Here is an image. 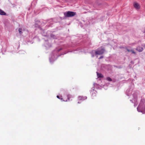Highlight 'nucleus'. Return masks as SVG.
<instances>
[{
    "label": "nucleus",
    "instance_id": "f257e3e1",
    "mask_svg": "<svg viewBox=\"0 0 145 145\" xmlns=\"http://www.w3.org/2000/svg\"><path fill=\"white\" fill-rule=\"evenodd\" d=\"M144 102V100H141L137 108L138 112H141L143 114L145 113V104Z\"/></svg>",
    "mask_w": 145,
    "mask_h": 145
},
{
    "label": "nucleus",
    "instance_id": "f03ea898",
    "mask_svg": "<svg viewBox=\"0 0 145 145\" xmlns=\"http://www.w3.org/2000/svg\"><path fill=\"white\" fill-rule=\"evenodd\" d=\"M61 50V48L57 50V51L55 50L52 53L51 57L49 58L50 61L51 63H52L53 62L55 61L58 57V56L57 54H55V52H58Z\"/></svg>",
    "mask_w": 145,
    "mask_h": 145
},
{
    "label": "nucleus",
    "instance_id": "7ed1b4c3",
    "mask_svg": "<svg viewBox=\"0 0 145 145\" xmlns=\"http://www.w3.org/2000/svg\"><path fill=\"white\" fill-rule=\"evenodd\" d=\"M76 14L75 12L68 11L67 12H65L64 13V15L66 17H71L74 16Z\"/></svg>",
    "mask_w": 145,
    "mask_h": 145
},
{
    "label": "nucleus",
    "instance_id": "20e7f679",
    "mask_svg": "<svg viewBox=\"0 0 145 145\" xmlns=\"http://www.w3.org/2000/svg\"><path fill=\"white\" fill-rule=\"evenodd\" d=\"M105 51L104 48H99L95 51V54L96 55H101L104 53Z\"/></svg>",
    "mask_w": 145,
    "mask_h": 145
},
{
    "label": "nucleus",
    "instance_id": "39448f33",
    "mask_svg": "<svg viewBox=\"0 0 145 145\" xmlns=\"http://www.w3.org/2000/svg\"><path fill=\"white\" fill-rule=\"evenodd\" d=\"M134 7L137 9H139L140 8V6L137 3H134L133 5Z\"/></svg>",
    "mask_w": 145,
    "mask_h": 145
},
{
    "label": "nucleus",
    "instance_id": "423d86ee",
    "mask_svg": "<svg viewBox=\"0 0 145 145\" xmlns=\"http://www.w3.org/2000/svg\"><path fill=\"white\" fill-rule=\"evenodd\" d=\"M78 98L79 100H84L86 99H87V97L86 96L84 97L83 96H79Z\"/></svg>",
    "mask_w": 145,
    "mask_h": 145
},
{
    "label": "nucleus",
    "instance_id": "0eeeda50",
    "mask_svg": "<svg viewBox=\"0 0 145 145\" xmlns=\"http://www.w3.org/2000/svg\"><path fill=\"white\" fill-rule=\"evenodd\" d=\"M136 50L139 52H141L143 50V48L140 46H138L136 48Z\"/></svg>",
    "mask_w": 145,
    "mask_h": 145
},
{
    "label": "nucleus",
    "instance_id": "6e6552de",
    "mask_svg": "<svg viewBox=\"0 0 145 145\" xmlns=\"http://www.w3.org/2000/svg\"><path fill=\"white\" fill-rule=\"evenodd\" d=\"M97 76L98 78H103L104 77L103 75L101 73H99L98 72H96Z\"/></svg>",
    "mask_w": 145,
    "mask_h": 145
},
{
    "label": "nucleus",
    "instance_id": "1a4fd4ad",
    "mask_svg": "<svg viewBox=\"0 0 145 145\" xmlns=\"http://www.w3.org/2000/svg\"><path fill=\"white\" fill-rule=\"evenodd\" d=\"M6 14V13L2 10L0 9V14L1 15H5Z\"/></svg>",
    "mask_w": 145,
    "mask_h": 145
},
{
    "label": "nucleus",
    "instance_id": "9d476101",
    "mask_svg": "<svg viewBox=\"0 0 145 145\" xmlns=\"http://www.w3.org/2000/svg\"><path fill=\"white\" fill-rule=\"evenodd\" d=\"M18 31L19 33L20 34H22V29L21 28H19L18 29Z\"/></svg>",
    "mask_w": 145,
    "mask_h": 145
},
{
    "label": "nucleus",
    "instance_id": "9b49d317",
    "mask_svg": "<svg viewBox=\"0 0 145 145\" xmlns=\"http://www.w3.org/2000/svg\"><path fill=\"white\" fill-rule=\"evenodd\" d=\"M129 90H127L126 91L127 95L128 96H129L130 95V94L131 93H129Z\"/></svg>",
    "mask_w": 145,
    "mask_h": 145
},
{
    "label": "nucleus",
    "instance_id": "f8f14e48",
    "mask_svg": "<svg viewBox=\"0 0 145 145\" xmlns=\"http://www.w3.org/2000/svg\"><path fill=\"white\" fill-rule=\"evenodd\" d=\"M106 80L108 81H112V79L109 77H107L106 78Z\"/></svg>",
    "mask_w": 145,
    "mask_h": 145
},
{
    "label": "nucleus",
    "instance_id": "ddd939ff",
    "mask_svg": "<svg viewBox=\"0 0 145 145\" xmlns=\"http://www.w3.org/2000/svg\"><path fill=\"white\" fill-rule=\"evenodd\" d=\"M51 37L53 39H56V36L53 34H51L50 35Z\"/></svg>",
    "mask_w": 145,
    "mask_h": 145
},
{
    "label": "nucleus",
    "instance_id": "4468645a",
    "mask_svg": "<svg viewBox=\"0 0 145 145\" xmlns=\"http://www.w3.org/2000/svg\"><path fill=\"white\" fill-rule=\"evenodd\" d=\"M71 97H72V96H71V95H67V98H68V99L69 100V98Z\"/></svg>",
    "mask_w": 145,
    "mask_h": 145
},
{
    "label": "nucleus",
    "instance_id": "2eb2a0df",
    "mask_svg": "<svg viewBox=\"0 0 145 145\" xmlns=\"http://www.w3.org/2000/svg\"><path fill=\"white\" fill-rule=\"evenodd\" d=\"M133 97L134 99H136V98H137V95H134V94H133Z\"/></svg>",
    "mask_w": 145,
    "mask_h": 145
},
{
    "label": "nucleus",
    "instance_id": "dca6fc26",
    "mask_svg": "<svg viewBox=\"0 0 145 145\" xmlns=\"http://www.w3.org/2000/svg\"><path fill=\"white\" fill-rule=\"evenodd\" d=\"M132 53L133 54H135V52L132 50H131Z\"/></svg>",
    "mask_w": 145,
    "mask_h": 145
},
{
    "label": "nucleus",
    "instance_id": "f3484780",
    "mask_svg": "<svg viewBox=\"0 0 145 145\" xmlns=\"http://www.w3.org/2000/svg\"><path fill=\"white\" fill-rule=\"evenodd\" d=\"M96 95V93H95V92H94L93 93H92V95H94L95 96Z\"/></svg>",
    "mask_w": 145,
    "mask_h": 145
},
{
    "label": "nucleus",
    "instance_id": "a211bd4d",
    "mask_svg": "<svg viewBox=\"0 0 145 145\" xmlns=\"http://www.w3.org/2000/svg\"><path fill=\"white\" fill-rule=\"evenodd\" d=\"M103 56H101L99 58V59H101L103 58Z\"/></svg>",
    "mask_w": 145,
    "mask_h": 145
},
{
    "label": "nucleus",
    "instance_id": "6ab92c4d",
    "mask_svg": "<svg viewBox=\"0 0 145 145\" xmlns=\"http://www.w3.org/2000/svg\"><path fill=\"white\" fill-rule=\"evenodd\" d=\"M127 50L128 52H131V50H130L127 48Z\"/></svg>",
    "mask_w": 145,
    "mask_h": 145
},
{
    "label": "nucleus",
    "instance_id": "aec40b11",
    "mask_svg": "<svg viewBox=\"0 0 145 145\" xmlns=\"http://www.w3.org/2000/svg\"><path fill=\"white\" fill-rule=\"evenodd\" d=\"M52 19H50V20H48V22L49 23H50V22L51 21H52Z\"/></svg>",
    "mask_w": 145,
    "mask_h": 145
},
{
    "label": "nucleus",
    "instance_id": "412c9836",
    "mask_svg": "<svg viewBox=\"0 0 145 145\" xmlns=\"http://www.w3.org/2000/svg\"><path fill=\"white\" fill-rule=\"evenodd\" d=\"M24 52L23 51V50H22V51H20L19 52V53L20 54H21L22 53H21V52Z\"/></svg>",
    "mask_w": 145,
    "mask_h": 145
},
{
    "label": "nucleus",
    "instance_id": "4be33fe9",
    "mask_svg": "<svg viewBox=\"0 0 145 145\" xmlns=\"http://www.w3.org/2000/svg\"><path fill=\"white\" fill-rule=\"evenodd\" d=\"M57 98H58L59 99H60L59 97V96L57 95Z\"/></svg>",
    "mask_w": 145,
    "mask_h": 145
},
{
    "label": "nucleus",
    "instance_id": "5701e85b",
    "mask_svg": "<svg viewBox=\"0 0 145 145\" xmlns=\"http://www.w3.org/2000/svg\"><path fill=\"white\" fill-rule=\"evenodd\" d=\"M92 89L93 90V91L94 90V88H92Z\"/></svg>",
    "mask_w": 145,
    "mask_h": 145
},
{
    "label": "nucleus",
    "instance_id": "b1692460",
    "mask_svg": "<svg viewBox=\"0 0 145 145\" xmlns=\"http://www.w3.org/2000/svg\"><path fill=\"white\" fill-rule=\"evenodd\" d=\"M130 101H131V102L133 103V101L132 100H131Z\"/></svg>",
    "mask_w": 145,
    "mask_h": 145
},
{
    "label": "nucleus",
    "instance_id": "393cba45",
    "mask_svg": "<svg viewBox=\"0 0 145 145\" xmlns=\"http://www.w3.org/2000/svg\"><path fill=\"white\" fill-rule=\"evenodd\" d=\"M94 56V55H92V57H93Z\"/></svg>",
    "mask_w": 145,
    "mask_h": 145
},
{
    "label": "nucleus",
    "instance_id": "a878e982",
    "mask_svg": "<svg viewBox=\"0 0 145 145\" xmlns=\"http://www.w3.org/2000/svg\"><path fill=\"white\" fill-rule=\"evenodd\" d=\"M49 46V47H51V45H49V46Z\"/></svg>",
    "mask_w": 145,
    "mask_h": 145
},
{
    "label": "nucleus",
    "instance_id": "bb28decb",
    "mask_svg": "<svg viewBox=\"0 0 145 145\" xmlns=\"http://www.w3.org/2000/svg\"><path fill=\"white\" fill-rule=\"evenodd\" d=\"M46 47H47L48 46L47 45H46Z\"/></svg>",
    "mask_w": 145,
    "mask_h": 145
},
{
    "label": "nucleus",
    "instance_id": "cd10ccee",
    "mask_svg": "<svg viewBox=\"0 0 145 145\" xmlns=\"http://www.w3.org/2000/svg\"><path fill=\"white\" fill-rule=\"evenodd\" d=\"M78 103H80V102H78Z\"/></svg>",
    "mask_w": 145,
    "mask_h": 145
},
{
    "label": "nucleus",
    "instance_id": "c85d7f7f",
    "mask_svg": "<svg viewBox=\"0 0 145 145\" xmlns=\"http://www.w3.org/2000/svg\"><path fill=\"white\" fill-rule=\"evenodd\" d=\"M66 53H64L63 54H65Z\"/></svg>",
    "mask_w": 145,
    "mask_h": 145
},
{
    "label": "nucleus",
    "instance_id": "c756f323",
    "mask_svg": "<svg viewBox=\"0 0 145 145\" xmlns=\"http://www.w3.org/2000/svg\"><path fill=\"white\" fill-rule=\"evenodd\" d=\"M134 106H135L136 105H134Z\"/></svg>",
    "mask_w": 145,
    "mask_h": 145
}]
</instances>
